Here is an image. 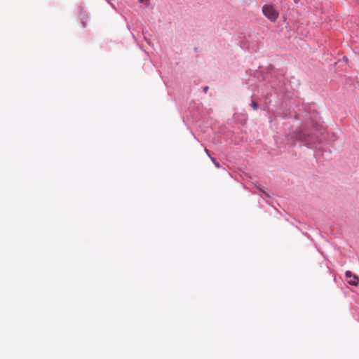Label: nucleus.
<instances>
[{
    "instance_id": "nucleus-1",
    "label": "nucleus",
    "mask_w": 359,
    "mask_h": 359,
    "mask_svg": "<svg viewBox=\"0 0 359 359\" xmlns=\"http://www.w3.org/2000/svg\"><path fill=\"white\" fill-rule=\"evenodd\" d=\"M262 13L271 22H275L279 16L278 11L273 5H264L262 7Z\"/></svg>"
},
{
    "instance_id": "nucleus-2",
    "label": "nucleus",
    "mask_w": 359,
    "mask_h": 359,
    "mask_svg": "<svg viewBox=\"0 0 359 359\" xmlns=\"http://www.w3.org/2000/svg\"><path fill=\"white\" fill-rule=\"evenodd\" d=\"M346 277L347 282L349 285L356 286L359 283V278L353 274L351 271H347L346 272Z\"/></svg>"
},
{
    "instance_id": "nucleus-3",
    "label": "nucleus",
    "mask_w": 359,
    "mask_h": 359,
    "mask_svg": "<svg viewBox=\"0 0 359 359\" xmlns=\"http://www.w3.org/2000/svg\"><path fill=\"white\" fill-rule=\"evenodd\" d=\"M309 136L310 135L308 134L307 130H304L298 132L297 134V139L309 144L311 142Z\"/></svg>"
},
{
    "instance_id": "nucleus-4",
    "label": "nucleus",
    "mask_w": 359,
    "mask_h": 359,
    "mask_svg": "<svg viewBox=\"0 0 359 359\" xmlns=\"http://www.w3.org/2000/svg\"><path fill=\"white\" fill-rule=\"evenodd\" d=\"M322 128H323V126H322V124H321V123H316V124L314 126V127H313V130L315 131V134H314V135H315L316 137H318V134L319 133H320Z\"/></svg>"
},
{
    "instance_id": "nucleus-5",
    "label": "nucleus",
    "mask_w": 359,
    "mask_h": 359,
    "mask_svg": "<svg viewBox=\"0 0 359 359\" xmlns=\"http://www.w3.org/2000/svg\"><path fill=\"white\" fill-rule=\"evenodd\" d=\"M210 159L213 162V163L215 164L216 168H220L219 163L218 162H217L216 160L213 157H210Z\"/></svg>"
},
{
    "instance_id": "nucleus-6",
    "label": "nucleus",
    "mask_w": 359,
    "mask_h": 359,
    "mask_svg": "<svg viewBox=\"0 0 359 359\" xmlns=\"http://www.w3.org/2000/svg\"><path fill=\"white\" fill-rule=\"evenodd\" d=\"M138 1H139L140 4H142L147 5V4H148L149 0H138Z\"/></svg>"
},
{
    "instance_id": "nucleus-7",
    "label": "nucleus",
    "mask_w": 359,
    "mask_h": 359,
    "mask_svg": "<svg viewBox=\"0 0 359 359\" xmlns=\"http://www.w3.org/2000/svg\"><path fill=\"white\" fill-rule=\"evenodd\" d=\"M251 105H252L253 109H257L258 106H257V104L256 102H252Z\"/></svg>"
},
{
    "instance_id": "nucleus-8",
    "label": "nucleus",
    "mask_w": 359,
    "mask_h": 359,
    "mask_svg": "<svg viewBox=\"0 0 359 359\" xmlns=\"http://www.w3.org/2000/svg\"><path fill=\"white\" fill-rule=\"evenodd\" d=\"M205 154H208V156L210 158V157H212V156H210V154H209V151H208V149H205Z\"/></svg>"
},
{
    "instance_id": "nucleus-9",
    "label": "nucleus",
    "mask_w": 359,
    "mask_h": 359,
    "mask_svg": "<svg viewBox=\"0 0 359 359\" xmlns=\"http://www.w3.org/2000/svg\"><path fill=\"white\" fill-rule=\"evenodd\" d=\"M294 1L295 4H297L298 2V0H293Z\"/></svg>"
}]
</instances>
